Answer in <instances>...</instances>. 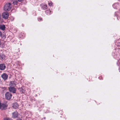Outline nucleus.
Wrapping results in <instances>:
<instances>
[{
  "mask_svg": "<svg viewBox=\"0 0 120 120\" xmlns=\"http://www.w3.org/2000/svg\"><path fill=\"white\" fill-rule=\"evenodd\" d=\"M38 20L39 21H41L42 20V18L41 17H39L38 19Z\"/></svg>",
  "mask_w": 120,
  "mask_h": 120,
  "instance_id": "20",
  "label": "nucleus"
},
{
  "mask_svg": "<svg viewBox=\"0 0 120 120\" xmlns=\"http://www.w3.org/2000/svg\"><path fill=\"white\" fill-rule=\"evenodd\" d=\"M16 120H21V119H17Z\"/></svg>",
  "mask_w": 120,
  "mask_h": 120,
  "instance_id": "23",
  "label": "nucleus"
},
{
  "mask_svg": "<svg viewBox=\"0 0 120 120\" xmlns=\"http://www.w3.org/2000/svg\"><path fill=\"white\" fill-rule=\"evenodd\" d=\"M53 3L51 1H50L48 3V5L50 6H51L52 5Z\"/></svg>",
  "mask_w": 120,
  "mask_h": 120,
  "instance_id": "19",
  "label": "nucleus"
},
{
  "mask_svg": "<svg viewBox=\"0 0 120 120\" xmlns=\"http://www.w3.org/2000/svg\"><path fill=\"white\" fill-rule=\"evenodd\" d=\"M4 120H13L12 119L9 117H6L4 118Z\"/></svg>",
  "mask_w": 120,
  "mask_h": 120,
  "instance_id": "17",
  "label": "nucleus"
},
{
  "mask_svg": "<svg viewBox=\"0 0 120 120\" xmlns=\"http://www.w3.org/2000/svg\"><path fill=\"white\" fill-rule=\"evenodd\" d=\"M18 1L19 2H21L23 0H18Z\"/></svg>",
  "mask_w": 120,
  "mask_h": 120,
  "instance_id": "21",
  "label": "nucleus"
},
{
  "mask_svg": "<svg viewBox=\"0 0 120 120\" xmlns=\"http://www.w3.org/2000/svg\"><path fill=\"white\" fill-rule=\"evenodd\" d=\"M5 27L4 25H0V29L3 30H5Z\"/></svg>",
  "mask_w": 120,
  "mask_h": 120,
  "instance_id": "16",
  "label": "nucleus"
},
{
  "mask_svg": "<svg viewBox=\"0 0 120 120\" xmlns=\"http://www.w3.org/2000/svg\"><path fill=\"white\" fill-rule=\"evenodd\" d=\"M102 77L101 76H100L99 77V79H101Z\"/></svg>",
  "mask_w": 120,
  "mask_h": 120,
  "instance_id": "22",
  "label": "nucleus"
},
{
  "mask_svg": "<svg viewBox=\"0 0 120 120\" xmlns=\"http://www.w3.org/2000/svg\"><path fill=\"white\" fill-rule=\"evenodd\" d=\"M58 97V96H57L56 97Z\"/></svg>",
  "mask_w": 120,
  "mask_h": 120,
  "instance_id": "24",
  "label": "nucleus"
},
{
  "mask_svg": "<svg viewBox=\"0 0 120 120\" xmlns=\"http://www.w3.org/2000/svg\"><path fill=\"white\" fill-rule=\"evenodd\" d=\"M19 90L20 92L22 94L24 93L25 92L26 90L24 87H22L21 88H19Z\"/></svg>",
  "mask_w": 120,
  "mask_h": 120,
  "instance_id": "9",
  "label": "nucleus"
},
{
  "mask_svg": "<svg viewBox=\"0 0 120 120\" xmlns=\"http://www.w3.org/2000/svg\"><path fill=\"white\" fill-rule=\"evenodd\" d=\"M9 13L7 12H4L2 13V16L3 18L5 19H7L9 16Z\"/></svg>",
  "mask_w": 120,
  "mask_h": 120,
  "instance_id": "4",
  "label": "nucleus"
},
{
  "mask_svg": "<svg viewBox=\"0 0 120 120\" xmlns=\"http://www.w3.org/2000/svg\"><path fill=\"white\" fill-rule=\"evenodd\" d=\"M12 7L11 4L10 3H7L4 5V9L6 11H8L10 10Z\"/></svg>",
  "mask_w": 120,
  "mask_h": 120,
  "instance_id": "1",
  "label": "nucleus"
},
{
  "mask_svg": "<svg viewBox=\"0 0 120 120\" xmlns=\"http://www.w3.org/2000/svg\"><path fill=\"white\" fill-rule=\"evenodd\" d=\"M8 106L6 104L0 103V109L2 110L7 109Z\"/></svg>",
  "mask_w": 120,
  "mask_h": 120,
  "instance_id": "3",
  "label": "nucleus"
},
{
  "mask_svg": "<svg viewBox=\"0 0 120 120\" xmlns=\"http://www.w3.org/2000/svg\"><path fill=\"white\" fill-rule=\"evenodd\" d=\"M6 68V66L5 64H0V70H4Z\"/></svg>",
  "mask_w": 120,
  "mask_h": 120,
  "instance_id": "11",
  "label": "nucleus"
},
{
  "mask_svg": "<svg viewBox=\"0 0 120 120\" xmlns=\"http://www.w3.org/2000/svg\"><path fill=\"white\" fill-rule=\"evenodd\" d=\"M45 13L47 15H49L51 14V11L49 9L48 10L45 11Z\"/></svg>",
  "mask_w": 120,
  "mask_h": 120,
  "instance_id": "15",
  "label": "nucleus"
},
{
  "mask_svg": "<svg viewBox=\"0 0 120 120\" xmlns=\"http://www.w3.org/2000/svg\"><path fill=\"white\" fill-rule=\"evenodd\" d=\"M18 2L17 0H15L14 1H13V4H14V5H17V4H18Z\"/></svg>",
  "mask_w": 120,
  "mask_h": 120,
  "instance_id": "18",
  "label": "nucleus"
},
{
  "mask_svg": "<svg viewBox=\"0 0 120 120\" xmlns=\"http://www.w3.org/2000/svg\"><path fill=\"white\" fill-rule=\"evenodd\" d=\"M19 115V113L16 111L12 113V118H18Z\"/></svg>",
  "mask_w": 120,
  "mask_h": 120,
  "instance_id": "5",
  "label": "nucleus"
},
{
  "mask_svg": "<svg viewBox=\"0 0 120 120\" xmlns=\"http://www.w3.org/2000/svg\"><path fill=\"white\" fill-rule=\"evenodd\" d=\"M5 98L6 99L9 100L11 98L12 94L10 92H7L5 94Z\"/></svg>",
  "mask_w": 120,
  "mask_h": 120,
  "instance_id": "2",
  "label": "nucleus"
},
{
  "mask_svg": "<svg viewBox=\"0 0 120 120\" xmlns=\"http://www.w3.org/2000/svg\"><path fill=\"white\" fill-rule=\"evenodd\" d=\"M8 89L10 91L13 93H15L16 92V89L14 87L10 86L9 87Z\"/></svg>",
  "mask_w": 120,
  "mask_h": 120,
  "instance_id": "7",
  "label": "nucleus"
},
{
  "mask_svg": "<svg viewBox=\"0 0 120 120\" xmlns=\"http://www.w3.org/2000/svg\"><path fill=\"white\" fill-rule=\"evenodd\" d=\"M41 8L44 10H45L47 9L48 8L47 5L45 3H42L40 5Z\"/></svg>",
  "mask_w": 120,
  "mask_h": 120,
  "instance_id": "6",
  "label": "nucleus"
},
{
  "mask_svg": "<svg viewBox=\"0 0 120 120\" xmlns=\"http://www.w3.org/2000/svg\"><path fill=\"white\" fill-rule=\"evenodd\" d=\"M19 106L18 103L17 102H15L14 103L12 106V107L15 109H16L18 108Z\"/></svg>",
  "mask_w": 120,
  "mask_h": 120,
  "instance_id": "12",
  "label": "nucleus"
},
{
  "mask_svg": "<svg viewBox=\"0 0 120 120\" xmlns=\"http://www.w3.org/2000/svg\"><path fill=\"white\" fill-rule=\"evenodd\" d=\"M44 118L45 119V118Z\"/></svg>",
  "mask_w": 120,
  "mask_h": 120,
  "instance_id": "25",
  "label": "nucleus"
},
{
  "mask_svg": "<svg viewBox=\"0 0 120 120\" xmlns=\"http://www.w3.org/2000/svg\"><path fill=\"white\" fill-rule=\"evenodd\" d=\"M5 45V44L4 42H1L0 39V47L2 48H4Z\"/></svg>",
  "mask_w": 120,
  "mask_h": 120,
  "instance_id": "14",
  "label": "nucleus"
},
{
  "mask_svg": "<svg viewBox=\"0 0 120 120\" xmlns=\"http://www.w3.org/2000/svg\"><path fill=\"white\" fill-rule=\"evenodd\" d=\"M16 85L15 82L14 81H12L10 82L9 85L11 86L14 87Z\"/></svg>",
  "mask_w": 120,
  "mask_h": 120,
  "instance_id": "10",
  "label": "nucleus"
},
{
  "mask_svg": "<svg viewBox=\"0 0 120 120\" xmlns=\"http://www.w3.org/2000/svg\"><path fill=\"white\" fill-rule=\"evenodd\" d=\"M1 77L4 80H6L7 79L8 76L6 73H4L2 75Z\"/></svg>",
  "mask_w": 120,
  "mask_h": 120,
  "instance_id": "8",
  "label": "nucleus"
},
{
  "mask_svg": "<svg viewBox=\"0 0 120 120\" xmlns=\"http://www.w3.org/2000/svg\"><path fill=\"white\" fill-rule=\"evenodd\" d=\"M5 56L4 54L2 53H0V60H3L4 59Z\"/></svg>",
  "mask_w": 120,
  "mask_h": 120,
  "instance_id": "13",
  "label": "nucleus"
}]
</instances>
